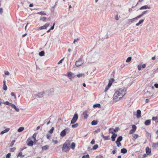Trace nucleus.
<instances>
[{
    "instance_id": "1",
    "label": "nucleus",
    "mask_w": 158,
    "mask_h": 158,
    "mask_svg": "<svg viewBox=\"0 0 158 158\" xmlns=\"http://www.w3.org/2000/svg\"><path fill=\"white\" fill-rule=\"evenodd\" d=\"M127 93L126 89L123 88H119L116 90L114 93L113 97V100L117 102L121 100Z\"/></svg>"
},
{
    "instance_id": "2",
    "label": "nucleus",
    "mask_w": 158,
    "mask_h": 158,
    "mask_svg": "<svg viewBox=\"0 0 158 158\" xmlns=\"http://www.w3.org/2000/svg\"><path fill=\"white\" fill-rule=\"evenodd\" d=\"M70 144V141H66L63 144L62 148V151L64 152H67L69 151L70 149L69 146Z\"/></svg>"
},
{
    "instance_id": "3",
    "label": "nucleus",
    "mask_w": 158,
    "mask_h": 158,
    "mask_svg": "<svg viewBox=\"0 0 158 158\" xmlns=\"http://www.w3.org/2000/svg\"><path fill=\"white\" fill-rule=\"evenodd\" d=\"M83 64V61L81 59H79L75 62V64L77 67L80 66Z\"/></svg>"
},
{
    "instance_id": "4",
    "label": "nucleus",
    "mask_w": 158,
    "mask_h": 158,
    "mask_svg": "<svg viewBox=\"0 0 158 158\" xmlns=\"http://www.w3.org/2000/svg\"><path fill=\"white\" fill-rule=\"evenodd\" d=\"M78 118V114H77L76 113L74 114L73 117L71 121V124L74 123L77 121Z\"/></svg>"
},
{
    "instance_id": "5",
    "label": "nucleus",
    "mask_w": 158,
    "mask_h": 158,
    "mask_svg": "<svg viewBox=\"0 0 158 158\" xmlns=\"http://www.w3.org/2000/svg\"><path fill=\"white\" fill-rule=\"evenodd\" d=\"M67 131H69V129L68 128H67L62 131L60 133V136L61 137H64L65 136L67 133Z\"/></svg>"
},
{
    "instance_id": "6",
    "label": "nucleus",
    "mask_w": 158,
    "mask_h": 158,
    "mask_svg": "<svg viewBox=\"0 0 158 158\" xmlns=\"http://www.w3.org/2000/svg\"><path fill=\"white\" fill-rule=\"evenodd\" d=\"M49 23H46L44 25V26L40 27L39 28V29L40 30L46 29L49 26Z\"/></svg>"
},
{
    "instance_id": "7",
    "label": "nucleus",
    "mask_w": 158,
    "mask_h": 158,
    "mask_svg": "<svg viewBox=\"0 0 158 158\" xmlns=\"http://www.w3.org/2000/svg\"><path fill=\"white\" fill-rule=\"evenodd\" d=\"M141 111L139 110H138L137 111L136 117L137 118H139L141 117Z\"/></svg>"
},
{
    "instance_id": "8",
    "label": "nucleus",
    "mask_w": 158,
    "mask_h": 158,
    "mask_svg": "<svg viewBox=\"0 0 158 158\" xmlns=\"http://www.w3.org/2000/svg\"><path fill=\"white\" fill-rule=\"evenodd\" d=\"M27 141H28V143H27V145L28 146H32L33 145V141L28 139H27Z\"/></svg>"
},
{
    "instance_id": "9",
    "label": "nucleus",
    "mask_w": 158,
    "mask_h": 158,
    "mask_svg": "<svg viewBox=\"0 0 158 158\" xmlns=\"http://www.w3.org/2000/svg\"><path fill=\"white\" fill-rule=\"evenodd\" d=\"M146 153L148 155H150L151 154V150L148 147H147L146 148Z\"/></svg>"
},
{
    "instance_id": "10",
    "label": "nucleus",
    "mask_w": 158,
    "mask_h": 158,
    "mask_svg": "<svg viewBox=\"0 0 158 158\" xmlns=\"http://www.w3.org/2000/svg\"><path fill=\"white\" fill-rule=\"evenodd\" d=\"M10 130L9 128H6L4 130L2 131L0 133L1 135H2L5 133H6L9 131Z\"/></svg>"
},
{
    "instance_id": "11",
    "label": "nucleus",
    "mask_w": 158,
    "mask_h": 158,
    "mask_svg": "<svg viewBox=\"0 0 158 158\" xmlns=\"http://www.w3.org/2000/svg\"><path fill=\"white\" fill-rule=\"evenodd\" d=\"M150 7L148 6L147 5H145L142 6L139 8L140 10H142L143 9H150Z\"/></svg>"
},
{
    "instance_id": "12",
    "label": "nucleus",
    "mask_w": 158,
    "mask_h": 158,
    "mask_svg": "<svg viewBox=\"0 0 158 158\" xmlns=\"http://www.w3.org/2000/svg\"><path fill=\"white\" fill-rule=\"evenodd\" d=\"M117 136V134H116L115 133L113 134V135L111 137L112 141H114L115 140V138Z\"/></svg>"
},
{
    "instance_id": "13",
    "label": "nucleus",
    "mask_w": 158,
    "mask_h": 158,
    "mask_svg": "<svg viewBox=\"0 0 158 158\" xmlns=\"http://www.w3.org/2000/svg\"><path fill=\"white\" fill-rule=\"evenodd\" d=\"M11 106L13 108L15 109L16 111L19 112V109L17 108L16 106L15 105L12 104H11Z\"/></svg>"
},
{
    "instance_id": "14",
    "label": "nucleus",
    "mask_w": 158,
    "mask_h": 158,
    "mask_svg": "<svg viewBox=\"0 0 158 158\" xmlns=\"http://www.w3.org/2000/svg\"><path fill=\"white\" fill-rule=\"evenodd\" d=\"M151 122V120H150V119L147 120L145 121L144 123V124L146 125H147V126L149 125L150 124Z\"/></svg>"
},
{
    "instance_id": "15",
    "label": "nucleus",
    "mask_w": 158,
    "mask_h": 158,
    "mask_svg": "<svg viewBox=\"0 0 158 158\" xmlns=\"http://www.w3.org/2000/svg\"><path fill=\"white\" fill-rule=\"evenodd\" d=\"M114 79L113 78H112L111 79H110L109 81V83L108 84V85L109 86H111L113 82H114Z\"/></svg>"
},
{
    "instance_id": "16",
    "label": "nucleus",
    "mask_w": 158,
    "mask_h": 158,
    "mask_svg": "<svg viewBox=\"0 0 158 158\" xmlns=\"http://www.w3.org/2000/svg\"><path fill=\"white\" fill-rule=\"evenodd\" d=\"M49 148V147L48 145H46L43 146L42 148V149L43 150H46L48 149Z\"/></svg>"
},
{
    "instance_id": "17",
    "label": "nucleus",
    "mask_w": 158,
    "mask_h": 158,
    "mask_svg": "<svg viewBox=\"0 0 158 158\" xmlns=\"http://www.w3.org/2000/svg\"><path fill=\"white\" fill-rule=\"evenodd\" d=\"M3 89L4 90H6L7 89V87L6 85V81H3Z\"/></svg>"
},
{
    "instance_id": "18",
    "label": "nucleus",
    "mask_w": 158,
    "mask_h": 158,
    "mask_svg": "<svg viewBox=\"0 0 158 158\" xmlns=\"http://www.w3.org/2000/svg\"><path fill=\"white\" fill-rule=\"evenodd\" d=\"M24 156L23 155V153L22 152H19L17 156V158H18V157H20L21 158H23Z\"/></svg>"
},
{
    "instance_id": "19",
    "label": "nucleus",
    "mask_w": 158,
    "mask_h": 158,
    "mask_svg": "<svg viewBox=\"0 0 158 158\" xmlns=\"http://www.w3.org/2000/svg\"><path fill=\"white\" fill-rule=\"evenodd\" d=\"M75 147V144L74 142H72L71 144L70 147L73 150H74Z\"/></svg>"
},
{
    "instance_id": "20",
    "label": "nucleus",
    "mask_w": 158,
    "mask_h": 158,
    "mask_svg": "<svg viewBox=\"0 0 158 158\" xmlns=\"http://www.w3.org/2000/svg\"><path fill=\"white\" fill-rule=\"evenodd\" d=\"M121 152L122 153H126L127 152V150L126 148H123L121 149Z\"/></svg>"
},
{
    "instance_id": "21",
    "label": "nucleus",
    "mask_w": 158,
    "mask_h": 158,
    "mask_svg": "<svg viewBox=\"0 0 158 158\" xmlns=\"http://www.w3.org/2000/svg\"><path fill=\"white\" fill-rule=\"evenodd\" d=\"M93 107L94 108L98 107L100 108L101 107V105L99 104H94L93 106Z\"/></svg>"
},
{
    "instance_id": "22",
    "label": "nucleus",
    "mask_w": 158,
    "mask_h": 158,
    "mask_svg": "<svg viewBox=\"0 0 158 158\" xmlns=\"http://www.w3.org/2000/svg\"><path fill=\"white\" fill-rule=\"evenodd\" d=\"M38 14H39L41 15H46V13L43 11H41L38 12L37 13Z\"/></svg>"
},
{
    "instance_id": "23",
    "label": "nucleus",
    "mask_w": 158,
    "mask_h": 158,
    "mask_svg": "<svg viewBox=\"0 0 158 158\" xmlns=\"http://www.w3.org/2000/svg\"><path fill=\"white\" fill-rule=\"evenodd\" d=\"M144 21V20L143 19H141L139 21V22L137 23L136 24V25L137 26H139V25L140 24H141V23H143V22Z\"/></svg>"
},
{
    "instance_id": "24",
    "label": "nucleus",
    "mask_w": 158,
    "mask_h": 158,
    "mask_svg": "<svg viewBox=\"0 0 158 158\" xmlns=\"http://www.w3.org/2000/svg\"><path fill=\"white\" fill-rule=\"evenodd\" d=\"M110 130H113L114 132H116L118 131V127H116L115 128V129H114L113 128H110Z\"/></svg>"
},
{
    "instance_id": "25",
    "label": "nucleus",
    "mask_w": 158,
    "mask_h": 158,
    "mask_svg": "<svg viewBox=\"0 0 158 158\" xmlns=\"http://www.w3.org/2000/svg\"><path fill=\"white\" fill-rule=\"evenodd\" d=\"M47 18L45 17H43L40 19V20L42 21L43 22H46L47 21Z\"/></svg>"
},
{
    "instance_id": "26",
    "label": "nucleus",
    "mask_w": 158,
    "mask_h": 158,
    "mask_svg": "<svg viewBox=\"0 0 158 158\" xmlns=\"http://www.w3.org/2000/svg\"><path fill=\"white\" fill-rule=\"evenodd\" d=\"M83 114L84 115V118L85 119H86L88 117V115L86 112H84L83 113Z\"/></svg>"
},
{
    "instance_id": "27",
    "label": "nucleus",
    "mask_w": 158,
    "mask_h": 158,
    "mask_svg": "<svg viewBox=\"0 0 158 158\" xmlns=\"http://www.w3.org/2000/svg\"><path fill=\"white\" fill-rule=\"evenodd\" d=\"M24 129V128L23 127H21L18 129V131L19 132H21L23 131Z\"/></svg>"
},
{
    "instance_id": "28",
    "label": "nucleus",
    "mask_w": 158,
    "mask_h": 158,
    "mask_svg": "<svg viewBox=\"0 0 158 158\" xmlns=\"http://www.w3.org/2000/svg\"><path fill=\"white\" fill-rule=\"evenodd\" d=\"M139 137V135L138 134H134L133 135V137L134 140H135Z\"/></svg>"
},
{
    "instance_id": "29",
    "label": "nucleus",
    "mask_w": 158,
    "mask_h": 158,
    "mask_svg": "<svg viewBox=\"0 0 158 158\" xmlns=\"http://www.w3.org/2000/svg\"><path fill=\"white\" fill-rule=\"evenodd\" d=\"M152 147H158V142L153 143L152 145Z\"/></svg>"
},
{
    "instance_id": "30",
    "label": "nucleus",
    "mask_w": 158,
    "mask_h": 158,
    "mask_svg": "<svg viewBox=\"0 0 158 158\" xmlns=\"http://www.w3.org/2000/svg\"><path fill=\"white\" fill-rule=\"evenodd\" d=\"M115 143L117 145V146L118 147H119L121 145V143H120V142L118 141H116Z\"/></svg>"
},
{
    "instance_id": "31",
    "label": "nucleus",
    "mask_w": 158,
    "mask_h": 158,
    "mask_svg": "<svg viewBox=\"0 0 158 158\" xmlns=\"http://www.w3.org/2000/svg\"><path fill=\"white\" fill-rule=\"evenodd\" d=\"M123 137L122 136H119L117 139L116 141L120 142L122 140Z\"/></svg>"
},
{
    "instance_id": "32",
    "label": "nucleus",
    "mask_w": 158,
    "mask_h": 158,
    "mask_svg": "<svg viewBox=\"0 0 158 158\" xmlns=\"http://www.w3.org/2000/svg\"><path fill=\"white\" fill-rule=\"evenodd\" d=\"M91 124L92 125H95L97 124V122L95 120H93Z\"/></svg>"
},
{
    "instance_id": "33",
    "label": "nucleus",
    "mask_w": 158,
    "mask_h": 158,
    "mask_svg": "<svg viewBox=\"0 0 158 158\" xmlns=\"http://www.w3.org/2000/svg\"><path fill=\"white\" fill-rule=\"evenodd\" d=\"M78 125V124L77 123H76L75 124L72 125L71 126L73 128H75L77 127Z\"/></svg>"
},
{
    "instance_id": "34",
    "label": "nucleus",
    "mask_w": 158,
    "mask_h": 158,
    "mask_svg": "<svg viewBox=\"0 0 158 158\" xmlns=\"http://www.w3.org/2000/svg\"><path fill=\"white\" fill-rule=\"evenodd\" d=\"M131 58H132L131 56L128 57L126 60V62L127 63L129 62L131 60Z\"/></svg>"
},
{
    "instance_id": "35",
    "label": "nucleus",
    "mask_w": 158,
    "mask_h": 158,
    "mask_svg": "<svg viewBox=\"0 0 158 158\" xmlns=\"http://www.w3.org/2000/svg\"><path fill=\"white\" fill-rule=\"evenodd\" d=\"M39 55L40 56H43L44 55V52L43 51H42L40 52L39 53Z\"/></svg>"
},
{
    "instance_id": "36",
    "label": "nucleus",
    "mask_w": 158,
    "mask_h": 158,
    "mask_svg": "<svg viewBox=\"0 0 158 158\" xmlns=\"http://www.w3.org/2000/svg\"><path fill=\"white\" fill-rule=\"evenodd\" d=\"M98 147V144H95L94 145L93 148V149L94 150H96L97 149Z\"/></svg>"
},
{
    "instance_id": "37",
    "label": "nucleus",
    "mask_w": 158,
    "mask_h": 158,
    "mask_svg": "<svg viewBox=\"0 0 158 158\" xmlns=\"http://www.w3.org/2000/svg\"><path fill=\"white\" fill-rule=\"evenodd\" d=\"M85 74H84V73H81V74H78L77 75V77H84L85 76Z\"/></svg>"
},
{
    "instance_id": "38",
    "label": "nucleus",
    "mask_w": 158,
    "mask_h": 158,
    "mask_svg": "<svg viewBox=\"0 0 158 158\" xmlns=\"http://www.w3.org/2000/svg\"><path fill=\"white\" fill-rule=\"evenodd\" d=\"M111 86H109V85H107L106 86L105 89V92H106L107 90L109 89L110 87Z\"/></svg>"
},
{
    "instance_id": "39",
    "label": "nucleus",
    "mask_w": 158,
    "mask_h": 158,
    "mask_svg": "<svg viewBox=\"0 0 158 158\" xmlns=\"http://www.w3.org/2000/svg\"><path fill=\"white\" fill-rule=\"evenodd\" d=\"M4 104H6V105H9V106H11V104H12V103H10L8 101H6V102H5L4 103Z\"/></svg>"
},
{
    "instance_id": "40",
    "label": "nucleus",
    "mask_w": 158,
    "mask_h": 158,
    "mask_svg": "<svg viewBox=\"0 0 158 158\" xmlns=\"http://www.w3.org/2000/svg\"><path fill=\"white\" fill-rule=\"evenodd\" d=\"M16 149V148H11L10 149V152H14Z\"/></svg>"
},
{
    "instance_id": "41",
    "label": "nucleus",
    "mask_w": 158,
    "mask_h": 158,
    "mask_svg": "<svg viewBox=\"0 0 158 158\" xmlns=\"http://www.w3.org/2000/svg\"><path fill=\"white\" fill-rule=\"evenodd\" d=\"M102 136L105 140L108 139V136H104L103 134L102 135Z\"/></svg>"
},
{
    "instance_id": "42",
    "label": "nucleus",
    "mask_w": 158,
    "mask_h": 158,
    "mask_svg": "<svg viewBox=\"0 0 158 158\" xmlns=\"http://www.w3.org/2000/svg\"><path fill=\"white\" fill-rule=\"evenodd\" d=\"M82 158H89V156L88 154H87L86 155L83 156Z\"/></svg>"
},
{
    "instance_id": "43",
    "label": "nucleus",
    "mask_w": 158,
    "mask_h": 158,
    "mask_svg": "<svg viewBox=\"0 0 158 158\" xmlns=\"http://www.w3.org/2000/svg\"><path fill=\"white\" fill-rule=\"evenodd\" d=\"M15 141V140H13L11 142L10 144V147H12Z\"/></svg>"
},
{
    "instance_id": "44",
    "label": "nucleus",
    "mask_w": 158,
    "mask_h": 158,
    "mask_svg": "<svg viewBox=\"0 0 158 158\" xmlns=\"http://www.w3.org/2000/svg\"><path fill=\"white\" fill-rule=\"evenodd\" d=\"M132 129L135 131L136 129V127L135 125H133L132 126Z\"/></svg>"
},
{
    "instance_id": "45",
    "label": "nucleus",
    "mask_w": 158,
    "mask_h": 158,
    "mask_svg": "<svg viewBox=\"0 0 158 158\" xmlns=\"http://www.w3.org/2000/svg\"><path fill=\"white\" fill-rule=\"evenodd\" d=\"M54 130V128L53 127H52L49 131V132L51 134H52Z\"/></svg>"
},
{
    "instance_id": "46",
    "label": "nucleus",
    "mask_w": 158,
    "mask_h": 158,
    "mask_svg": "<svg viewBox=\"0 0 158 158\" xmlns=\"http://www.w3.org/2000/svg\"><path fill=\"white\" fill-rule=\"evenodd\" d=\"M135 131L133 130L132 129H131L129 131V134H133L134 132H135Z\"/></svg>"
},
{
    "instance_id": "47",
    "label": "nucleus",
    "mask_w": 158,
    "mask_h": 158,
    "mask_svg": "<svg viewBox=\"0 0 158 158\" xmlns=\"http://www.w3.org/2000/svg\"><path fill=\"white\" fill-rule=\"evenodd\" d=\"M11 95L12 96H13V97H14V98H15L16 99V96L15 95V94L13 93V92H11Z\"/></svg>"
},
{
    "instance_id": "48",
    "label": "nucleus",
    "mask_w": 158,
    "mask_h": 158,
    "mask_svg": "<svg viewBox=\"0 0 158 158\" xmlns=\"http://www.w3.org/2000/svg\"><path fill=\"white\" fill-rule=\"evenodd\" d=\"M142 66L141 65H139L138 66V69L139 71H140L142 69Z\"/></svg>"
},
{
    "instance_id": "49",
    "label": "nucleus",
    "mask_w": 158,
    "mask_h": 158,
    "mask_svg": "<svg viewBox=\"0 0 158 158\" xmlns=\"http://www.w3.org/2000/svg\"><path fill=\"white\" fill-rule=\"evenodd\" d=\"M64 58H62V59H61V60H60V61L58 63V64H60L61 63H62V61L64 60Z\"/></svg>"
},
{
    "instance_id": "50",
    "label": "nucleus",
    "mask_w": 158,
    "mask_h": 158,
    "mask_svg": "<svg viewBox=\"0 0 158 158\" xmlns=\"http://www.w3.org/2000/svg\"><path fill=\"white\" fill-rule=\"evenodd\" d=\"M157 118V117H153L152 118V119L153 120L156 121Z\"/></svg>"
},
{
    "instance_id": "51",
    "label": "nucleus",
    "mask_w": 158,
    "mask_h": 158,
    "mask_svg": "<svg viewBox=\"0 0 158 158\" xmlns=\"http://www.w3.org/2000/svg\"><path fill=\"white\" fill-rule=\"evenodd\" d=\"M52 142L55 144H56L58 143V141L56 140H52Z\"/></svg>"
},
{
    "instance_id": "52",
    "label": "nucleus",
    "mask_w": 158,
    "mask_h": 158,
    "mask_svg": "<svg viewBox=\"0 0 158 158\" xmlns=\"http://www.w3.org/2000/svg\"><path fill=\"white\" fill-rule=\"evenodd\" d=\"M10 156L11 155L10 153H8L6 156V158H10Z\"/></svg>"
},
{
    "instance_id": "53",
    "label": "nucleus",
    "mask_w": 158,
    "mask_h": 158,
    "mask_svg": "<svg viewBox=\"0 0 158 158\" xmlns=\"http://www.w3.org/2000/svg\"><path fill=\"white\" fill-rule=\"evenodd\" d=\"M55 24V23H53V26L50 28V30H53L54 29Z\"/></svg>"
},
{
    "instance_id": "54",
    "label": "nucleus",
    "mask_w": 158,
    "mask_h": 158,
    "mask_svg": "<svg viewBox=\"0 0 158 158\" xmlns=\"http://www.w3.org/2000/svg\"><path fill=\"white\" fill-rule=\"evenodd\" d=\"M148 12V11H147V10L143 11L142 14V15H143V16L144 15L146 14Z\"/></svg>"
},
{
    "instance_id": "55",
    "label": "nucleus",
    "mask_w": 158,
    "mask_h": 158,
    "mask_svg": "<svg viewBox=\"0 0 158 158\" xmlns=\"http://www.w3.org/2000/svg\"><path fill=\"white\" fill-rule=\"evenodd\" d=\"M72 73L69 72L68 73V76L69 77H70L72 75Z\"/></svg>"
},
{
    "instance_id": "56",
    "label": "nucleus",
    "mask_w": 158,
    "mask_h": 158,
    "mask_svg": "<svg viewBox=\"0 0 158 158\" xmlns=\"http://www.w3.org/2000/svg\"><path fill=\"white\" fill-rule=\"evenodd\" d=\"M78 40H79V39L78 38H77L76 39H75L74 40V41H73V44H75V42L77 41Z\"/></svg>"
},
{
    "instance_id": "57",
    "label": "nucleus",
    "mask_w": 158,
    "mask_h": 158,
    "mask_svg": "<svg viewBox=\"0 0 158 158\" xmlns=\"http://www.w3.org/2000/svg\"><path fill=\"white\" fill-rule=\"evenodd\" d=\"M4 73L6 75H9V73L8 71H5L4 72Z\"/></svg>"
},
{
    "instance_id": "58",
    "label": "nucleus",
    "mask_w": 158,
    "mask_h": 158,
    "mask_svg": "<svg viewBox=\"0 0 158 158\" xmlns=\"http://www.w3.org/2000/svg\"><path fill=\"white\" fill-rule=\"evenodd\" d=\"M95 140L94 139H93L91 141V143L92 144H94L95 143Z\"/></svg>"
},
{
    "instance_id": "59",
    "label": "nucleus",
    "mask_w": 158,
    "mask_h": 158,
    "mask_svg": "<svg viewBox=\"0 0 158 158\" xmlns=\"http://www.w3.org/2000/svg\"><path fill=\"white\" fill-rule=\"evenodd\" d=\"M115 19L117 20H118L119 18H118V17L117 15H115Z\"/></svg>"
},
{
    "instance_id": "60",
    "label": "nucleus",
    "mask_w": 158,
    "mask_h": 158,
    "mask_svg": "<svg viewBox=\"0 0 158 158\" xmlns=\"http://www.w3.org/2000/svg\"><path fill=\"white\" fill-rule=\"evenodd\" d=\"M143 16V15H142V14H141V15H139V16H137V17H135V18L136 19L137 18H140V17H141V16Z\"/></svg>"
},
{
    "instance_id": "61",
    "label": "nucleus",
    "mask_w": 158,
    "mask_h": 158,
    "mask_svg": "<svg viewBox=\"0 0 158 158\" xmlns=\"http://www.w3.org/2000/svg\"><path fill=\"white\" fill-rule=\"evenodd\" d=\"M155 87L156 88H158V84L156 83L154 85Z\"/></svg>"
},
{
    "instance_id": "62",
    "label": "nucleus",
    "mask_w": 158,
    "mask_h": 158,
    "mask_svg": "<svg viewBox=\"0 0 158 158\" xmlns=\"http://www.w3.org/2000/svg\"><path fill=\"white\" fill-rule=\"evenodd\" d=\"M109 131H110V133L113 134H114V131H113V130H111V131L110 130V129H109Z\"/></svg>"
},
{
    "instance_id": "63",
    "label": "nucleus",
    "mask_w": 158,
    "mask_h": 158,
    "mask_svg": "<svg viewBox=\"0 0 158 158\" xmlns=\"http://www.w3.org/2000/svg\"><path fill=\"white\" fill-rule=\"evenodd\" d=\"M46 136H47V139H49V138H50V135H46Z\"/></svg>"
},
{
    "instance_id": "64",
    "label": "nucleus",
    "mask_w": 158,
    "mask_h": 158,
    "mask_svg": "<svg viewBox=\"0 0 158 158\" xmlns=\"http://www.w3.org/2000/svg\"><path fill=\"white\" fill-rule=\"evenodd\" d=\"M146 65L145 64H143L142 65V67L143 68H144L146 67Z\"/></svg>"
}]
</instances>
